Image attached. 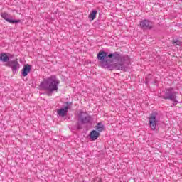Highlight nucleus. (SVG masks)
<instances>
[{"label":"nucleus","instance_id":"obj_6","mask_svg":"<svg viewBox=\"0 0 182 182\" xmlns=\"http://www.w3.org/2000/svg\"><path fill=\"white\" fill-rule=\"evenodd\" d=\"M1 18L6 21V22H9V23H20L21 20H14L12 19V17L11 14H9L8 13H1Z\"/></svg>","mask_w":182,"mask_h":182},{"label":"nucleus","instance_id":"obj_5","mask_svg":"<svg viewBox=\"0 0 182 182\" xmlns=\"http://www.w3.org/2000/svg\"><path fill=\"white\" fill-rule=\"evenodd\" d=\"M163 99L171 100V102H173L174 103H178V101H177V96L176 95V92L173 90V88L167 89L164 95H162Z\"/></svg>","mask_w":182,"mask_h":182},{"label":"nucleus","instance_id":"obj_1","mask_svg":"<svg viewBox=\"0 0 182 182\" xmlns=\"http://www.w3.org/2000/svg\"><path fill=\"white\" fill-rule=\"evenodd\" d=\"M97 58L98 60H101L102 67L105 69H109L113 70H123L127 72L130 66V57L128 55H122L119 52H114V53H109L105 51H100Z\"/></svg>","mask_w":182,"mask_h":182},{"label":"nucleus","instance_id":"obj_10","mask_svg":"<svg viewBox=\"0 0 182 182\" xmlns=\"http://www.w3.org/2000/svg\"><path fill=\"white\" fill-rule=\"evenodd\" d=\"M100 136V133H99V132L96 130H92L89 134V137L92 141H95V140H97Z\"/></svg>","mask_w":182,"mask_h":182},{"label":"nucleus","instance_id":"obj_4","mask_svg":"<svg viewBox=\"0 0 182 182\" xmlns=\"http://www.w3.org/2000/svg\"><path fill=\"white\" fill-rule=\"evenodd\" d=\"M93 119L87 112H80L78 114V122L80 124H89L92 123Z\"/></svg>","mask_w":182,"mask_h":182},{"label":"nucleus","instance_id":"obj_15","mask_svg":"<svg viewBox=\"0 0 182 182\" xmlns=\"http://www.w3.org/2000/svg\"><path fill=\"white\" fill-rule=\"evenodd\" d=\"M181 41H178V39L173 41V45H175V46H181Z\"/></svg>","mask_w":182,"mask_h":182},{"label":"nucleus","instance_id":"obj_12","mask_svg":"<svg viewBox=\"0 0 182 182\" xmlns=\"http://www.w3.org/2000/svg\"><path fill=\"white\" fill-rule=\"evenodd\" d=\"M0 60L1 62H9V57L6 55L5 53H2L0 54Z\"/></svg>","mask_w":182,"mask_h":182},{"label":"nucleus","instance_id":"obj_13","mask_svg":"<svg viewBox=\"0 0 182 182\" xmlns=\"http://www.w3.org/2000/svg\"><path fill=\"white\" fill-rule=\"evenodd\" d=\"M97 132H103L105 130V125H103V124H102L101 122H99L96 127H95Z\"/></svg>","mask_w":182,"mask_h":182},{"label":"nucleus","instance_id":"obj_11","mask_svg":"<svg viewBox=\"0 0 182 182\" xmlns=\"http://www.w3.org/2000/svg\"><path fill=\"white\" fill-rule=\"evenodd\" d=\"M31 72V66L29 64L26 65L22 69V75L25 77Z\"/></svg>","mask_w":182,"mask_h":182},{"label":"nucleus","instance_id":"obj_14","mask_svg":"<svg viewBox=\"0 0 182 182\" xmlns=\"http://www.w3.org/2000/svg\"><path fill=\"white\" fill-rule=\"evenodd\" d=\"M97 14V11L93 10L88 16L89 19H92L93 21L94 19H96V14Z\"/></svg>","mask_w":182,"mask_h":182},{"label":"nucleus","instance_id":"obj_9","mask_svg":"<svg viewBox=\"0 0 182 182\" xmlns=\"http://www.w3.org/2000/svg\"><path fill=\"white\" fill-rule=\"evenodd\" d=\"M69 103L67 102V106H65L63 108H61L57 111V114L60 117H65L66 114H68V111L69 110Z\"/></svg>","mask_w":182,"mask_h":182},{"label":"nucleus","instance_id":"obj_7","mask_svg":"<svg viewBox=\"0 0 182 182\" xmlns=\"http://www.w3.org/2000/svg\"><path fill=\"white\" fill-rule=\"evenodd\" d=\"M140 26L142 29H152L153 24L150 21L144 19L140 21Z\"/></svg>","mask_w":182,"mask_h":182},{"label":"nucleus","instance_id":"obj_3","mask_svg":"<svg viewBox=\"0 0 182 182\" xmlns=\"http://www.w3.org/2000/svg\"><path fill=\"white\" fill-rule=\"evenodd\" d=\"M149 127L152 130L157 129V123L160 122V117H159V113L157 112H153L150 114L149 117Z\"/></svg>","mask_w":182,"mask_h":182},{"label":"nucleus","instance_id":"obj_2","mask_svg":"<svg viewBox=\"0 0 182 182\" xmlns=\"http://www.w3.org/2000/svg\"><path fill=\"white\" fill-rule=\"evenodd\" d=\"M60 81L56 78V76L53 75L46 80H44L40 83V87L43 90H48V92H58L59 84Z\"/></svg>","mask_w":182,"mask_h":182},{"label":"nucleus","instance_id":"obj_16","mask_svg":"<svg viewBox=\"0 0 182 182\" xmlns=\"http://www.w3.org/2000/svg\"><path fill=\"white\" fill-rule=\"evenodd\" d=\"M94 182H102V179L100 178H96L94 180Z\"/></svg>","mask_w":182,"mask_h":182},{"label":"nucleus","instance_id":"obj_8","mask_svg":"<svg viewBox=\"0 0 182 182\" xmlns=\"http://www.w3.org/2000/svg\"><path fill=\"white\" fill-rule=\"evenodd\" d=\"M7 65H9L10 68H11L14 73L18 72V70L19 69V63H18V60L9 61Z\"/></svg>","mask_w":182,"mask_h":182}]
</instances>
